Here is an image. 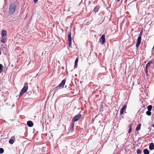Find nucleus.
<instances>
[{
  "instance_id": "nucleus-1",
  "label": "nucleus",
  "mask_w": 154,
  "mask_h": 154,
  "mask_svg": "<svg viewBox=\"0 0 154 154\" xmlns=\"http://www.w3.org/2000/svg\"><path fill=\"white\" fill-rule=\"evenodd\" d=\"M28 89V85L27 82L25 83L23 88L21 90L20 94V96L23 95L26 92Z\"/></svg>"
},
{
  "instance_id": "nucleus-23",
  "label": "nucleus",
  "mask_w": 154,
  "mask_h": 154,
  "mask_svg": "<svg viewBox=\"0 0 154 154\" xmlns=\"http://www.w3.org/2000/svg\"><path fill=\"white\" fill-rule=\"evenodd\" d=\"M4 151V149L2 148H0V154H2L3 153Z\"/></svg>"
},
{
  "instance_id": "nucleus-35",
  "label": "nucleus",
  "mask_w": 154,
  "mask_h": 154,
  "mask_svg": "<svg viewBox=\"0 0 154 154\" xmlns=\"http://www.w3.org/2000/svg\"><path fill=\"white\" fill-rule=\"evenodd\" d=\"M118 2H119L120 0H117Z\"/></svg>"
},
{
  "instance_id": "nucleus-13",
  "label": "nucleus",
  "mask_w": 154,
  "mask_h": 154,
  "mask_svg": "<svg viewBox=\"0 0 154 154\" xmlns=\"http://www.w3.org/2000/svg\"><path fill=\"white\" fill-rule=\"evenodd\" d=\"M13 138L10 139L9 141V143L11 144H13L14 143L15 140L14 137H13Z\"/></svg>"
},
{
  "instance_id": "nucleus-19",
  "label": "nucleus",
  "mask_w": 154,
  "mask_h": 154,
  "mask_svg": "<svg viewBox=\"0 0 154 154\" xmlns=\"http://www.w3.org/2000/svg\"><path fill=\"white\" fill-rule=\"evenodd\" d=\"M126 107H127V105H126V104H125L122 106V108H121V109H122V110H123L124 111L125 109H126Z\"/></svg>"
},
{
  "instance_id": "nucleus-9",
  "label": "nucleus",
  "mask_w": 154,
  "mask_h": 154,
  "mask_svg": "<svg viewBox=\"0 0 154 154\" xmlns=\"http://www.w3.org/2000/svg\"><path fill=\"white\" fill-rule=\"evenodd\" d=\"M27 125L29 127H32L33 125V123L31 121H29L27 122Z\"/></svg>"
},
{
  "instance_id": "nucleus-24",
  "label": "nucleus",
  "mask_w": 154,
  "mask_h": 154,
  "mask_svg": "<svg viewBox=\"0 0 154 154\" xmlns=\"http://www.w3.org/2000/svg\"><path fill=\"white\" fill-rule=\"evenodd\" d=\"M137 154H141V150L140 149H138L137 151Z\"/></svg>"
},
{
  "instance_id": "nucleus-29",
  "label": "nucleus",
  "mask_w": 154,
  "mask_h": 154,
  "mask_svg": "<svg viewBox=\"0 0 154 154\" xmlns=\"http://www.w3.org/2000/svg\"><path fill=\"white\" fill-rule=\"evenodd\" d=\"M73 128H71L69 129V131L70 132H72L73 131Z\"/></svg>"
},
{
  "instance_id": "nucleus-11",
  "label": "nucleus",
  "mask_w": 154,
  "mask_h": 154,
  "mask_svg": "<svg viewBox=\"0 0 154 154\" xmlns=\"http://www.w3.org/2000/svg\"><path fill=\"white\" fill-rule=\"evenodd\" d=\"M78 60H79V58H78L77 57L76 58V59L75 60V65L74 66L75 68H76L77 67L78 63Z\"/></svg>"
},
{
  "instance_id": "nucleus-8",
  "label": "nucleus",
  "mask_w": 154,
  "mask_h": 154,
  "mask_svg": "<svg viewBox=\"0 0 154 154\" xmlns=\"http://www.w3.org/2000/svg\"><path fill=\"white\" fill-rule=\"evenodd\" d=\"M7 31L4 29H2L1 33V36L2 37H4L6 35Z\"/></svg>"
},
{
  "instance_id": "nucleus-27",
  "label": "nucleus",
  "mask_w": 154,
  "mask_h": 154,
  "mask_svg": "<svg viewBox=\"0 0 154 154\" xmlns=\"http://www.w3.org/2000/svg\"><path fill=\"white\" fill-rule=\"evenodd\" d=\"M120 115H122V114H123L124 110L122 109H120Z\"/></svg>"
},
{
  "instance_id": "nucleus-15",
  "label": "nucleus",
  "mask_w": 154,
  "mask_h": 154,
  "mask_svg": "<svg viewBox=\"0 0 154 154\" xmlns=\"http://www.w3.org/2000/svg\"><path fill=\"white\" fill-rule=\"evenodd\" d=\"M6 38L4 37H2L1 40V42L3 43H5L6 42Z\"/></svg>"
},
{
  "instance_id": "nucleus-30",
  "label": "nucleus",
  "mask_w": 154,
  "mask_h": 154,
  "mask_svg": "<svg viewBox=\"0 0 154 154\" xmlns=\"http://www.w3.org/2000/svg\"><path fill=\"white\" fill-rule=\"evenodd\" d=\"M125 19H123V20H122V22L121 25H122L123 24L125 23Z\"/></svg>"
},
{
  "instance_id": "nucleus-26",
  "label": "nucleus",
  "mask_w": 154,
  "mask_h": 154,
  "mask_svg": "<svg viewBox=\"0 0 154 154\" xmlns=\"http://www.w3.org/2000/svg\"><path fill=\"white\" fill-rule=\"evenodd\" d=\"M74 123L73 122H72V123H71L70 127L71 128H73L74 126Z\"/></svg>"
},
{
  "instance_id": "nucleus-12",
  "label": "nucleus",
  "mask_w": 154,
  "mask_h": 154,
  "mask_svg": "<svg viewBox=\"0 0 154 154\" xmlns=\"http://www.w3.org/2000/svg\"><path fill=\"white\" fill-rule=\"evenodd\" d=\"M153 63V61H151L148 62L146 65V68L147 69L150 66V65L152 63Z\"/></svg>"
},
{
  "instance_id": "nucleus-14",
  "label": "nucleus",
  "mask_w": 154,
  "mask_h": 154,
  "mask_svg": "<svg viewBox=\"0 0 154 154\" xmlns=\"http://www.w3.org/2000/svg\"><path fill=\"white\" fill-rule=\"evenodd\" d=\"M144 154H149V151L147 149H145L143 150Z\"/></svg>"
},
{
  "instance_id": "nucleus-2",
  "label": "nucleus",
  "mask_w": 154,
  "mask_h": 154,
  "mask_svg": "<svg viewBox=\"0 0 154 154\" xmlns=\"http://www.w3.org/2000/svg\"><path fill=\"white\" fill-rule=\"evenodd\" d=\"M68 43L69 47H70L72 45V38L71 32H69L68 36Z\"/></svg>"
},
{
  "instance_id": "nucleus-4",
  "label": "nucleus",
  "mask_w": 154,
  "mask_h": 154,
  "mask_svg": "<svg viewBox=\"0 0 154 154\" xmlns=\"http://www.w3.org/2000/svg\"><path fill=\"white\" fill-rule=\"evenodd\" d=\"M141 37L140 36H139L137 39V42L136 44V46L137 48H138L141 42Z\"/></svg>"
},
{
  "instance_id": "nucleus-6",
  "label": "nucleus",
  "mask_w": 154,
  "mask_h": 154,
  "mask_svg": "<svg viewBox=\"0 0 154 154\" xmlns=\"http://www.w3.org/2000/svg\"><path fill=\"white\" fill-rule=\"evenodd\" d=\"M66 81V79L63 80L61 83L58 85L61 88H63L64 87V86L65 83Z\"/></svg>"
},
{
  "instance_id": "nucleus-20",
  "label": "nucleus",
  "mask_w": 154,
  "mask_h": 154,
  "mask_svg": "<svg viewBox=\"0 0 154 154\" xmlns=\"http://www.w3.org/2000/svg\"><path fill=\"white\" fill-rule=\"evenodd\" d=\"M146 114L147 115L150 116L151 115V112L150 111H147L146 112Z\"/></svg>"
},
{
  "instance_id": "nucleus-16",
  "label": "nucleus",
  "mask_w": 154,
  "mask_h": 154,
  "mask_svg": "<svg viewBox=\"0 0 154 154\" xmlns=\"http://www.w3.org/2000/svg\"><path fill=\"white\" fill-rule=\"evenodd\" d=\"M141 124H138L136 128V130L138 131L140 129L141 127Z\"/></svg>"
},
{
  "instance_id": "nucleus-17",
  "label": "nucleus",
  "mask_w": 154,
  "mask_h": 154,
  "mask_svg": "<svg viewBox=\"0 0 154 154\" xmlns=\"http://www.w3.org/2000/svg\"><path fill=\"white\" fill-rule=\"evenodd\" d=\"M60 88H61L59 86H57L54 88V89L55 90L54 92H57L58 91Z\"/></svg>"
},
{
  "instance_id": "nucleus-10",
  "label": "nucleus",
  "mask_w": 154,
  "mask_h": 154,
  "mask_svg": "<svg viewBox=\"0 0 154 154\" xmlns=\"http://www.w3.org/2000/svg\"><path fill=\"white\" fill-rule=\"evenodd\" d=\"M149 148L150 150H152L154 149V143H150L149 145Z\"/></svg>"
},
{
  "instance_id": "nucleus-22",
  "label": "nucleus",
  "mask_w": 154,
  "mask_h": 154,
  "mask_svg": "<svg viewBox=\"0 0 154 154\" xmlns=\"http://www.w3.org/2000/svg\"><path fill=\"white\" fill-rule=\"evenodd\" d=\"M3 69V66L2 64H0V73H1Z\"/></svg>"
},
{
  "instance_id": "nucleus-33",
  "label": "nucleus",
  "mask_w": 154,
  "mask_h": 154,
  "mask_svg": "<svg viewBox=\"0 0 154 154\" xmlns=\"http://www.w3.org/2000/svg\"><path fill=\"white\" fill-rule=\"evenodd\" d=\"M143 107V108H144V107H145V106H142V107Z\"/></svg>"
},
{
  "instance_id": "nucleus-28",
  "label": "nucleus",
  "mask_w": 154,
  "mask_h": 154,
  "mask_svg": "<svg viewBox=\"0 0 154 154\" xmlns=\"http://www.w3.org/2000/svg\"><path fill=\"white\" fill-rule=\"evenodd\" d=\"M99 9V6H96L95 7L94 10H98V9Z\"/></svg>"
},
{
  "instance_id": "nucleus-31",
  "label": "nucleus",
  "mask_w": 154,
  "mask_h": 154,
  "mask_svg": "<svg viewBox=\"0 0 154 154\" xmlns=\"http://www.w3.org/2000/svg\"><path fill=\"white\" fill-rule=\"evenodd\" d=\"M142 31H141L140 32V34L139 35V36H140L141 37V36H142Z\"/></svg>"
},
{
  "instance_id": "nucleus-21",
  "label": "nucleus",
  "mask_w": 154,
  "mask_h": 154,
  "mask_svg": "<svg viewBox=\"0 0 154 154\" xmlns=\"http://www.w3.org/2000/svg\"><path fill=\"white\" fill-rule=\"evenodd\" d=\"M129 128L128 131V133H130L131 131L132 130V127L131 125H129Z\"/></svg>"
},
{
  "instance_id": "nucleus-34",
  "label": "nucleus",
  "mask_w": 154,
  "mask_h": 154,
  "mask_svg": "<svg viewBox=\"0 0 154 154\" xmlns=\"http://www.w3.org/2000/svg\"><path fill=\"white\" fill-rule=\"evenodd\" d=\"M153 127H154V124L152 125Z\"/></svg>"
},
{
  "instance_id": "nucleus-7",
  "label": "nucleus",
  "mask_w": 154,
  "mask_h": 154,
  "mask_svg": "<svg viewBox=\"0 0 154 154\" xmlns=\"http://www.w3.org/2000/svg\"><path fill=\"white\" fill-rule=\"evenodd\" d=\"M16 5L15 3H12L10 5L9 10H15Z\"/></svg>"
},
{
  "instance_id": "nucleus-32",
  "label": "nucleus",
  "mask_w": 154,
  "mask_h": 154,
  "mask_svg": "<svg viewBox=\"0 0 154 154\" xmlns=\"http://www.w3.org/2000/svg\"><path fill=\"white\" fill-rule=\"evenodd\" d=\"M38 0H34V3H36Z\"/></svg>"
},
{
  "instance_id": "nucleus-3",
  "label": "nucleus",
  "mask_w": 154,
  "mask_h": 154,
  "mask_svg": "<svg viewBox=\"0 0 154 154\" xmlns=\"http://www.w3.org/2000/svg\"><path fill=\"white\" fill-rule=\"evenodd\" d=\"M82 116L80 114H78L75 116L72 119V121L73 122H76L78 121L81 117Z\"/></svg>"
},
{
  "instance_id": "nucleus-18",
  "label": "nucleus",
  "mask_w": 154,
  "mask_h": 154,
  "mask_svg": "<svg viewBox=\"0 0 154 154\" xmlns=\"http://www.w3.org/2000/svg\"><path fill=\"white\" fill-rule=\"evenodd\" d=\"M152 106L151 105H149L147 107L148 111H150L151 110Z\"/></svg>"
},
{
  "instance_id": "nucleus-5",
  "label": "nucleus",
  "mask_w": 154,
  "mask_h": 154,
  "mask_svg": "<svg viewBox=\"0 0 154 154\" xmlns=\"http://www.w3.org/2000/svg\"><path fill=\"white\" fill-rule=\"evenodd\" d=\"M100 43L103 45L105 42V35L104 34L103 35L101 38L100 39Z\"/></svg>"
},
{
  "instance_id": "nucleus-25",
  "label": "nucleus",
  "mask_w": 154,
  "mask_h": 154,
  "mask_svg": "<svg viewBox=\"0 0 154 154\" xmlns=\"http://www.w3.org/2000/svg\"><path fill=\"white\" fill-rule=\"evenodd\" d=\"M145 74H146V76H148V70H147V69H146V68H145Z\"/></svg>"
}]
</instances>
